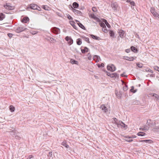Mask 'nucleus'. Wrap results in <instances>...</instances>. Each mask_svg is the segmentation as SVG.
<instances>
[{"label":"nucleus","instance_id":"obj_1","mask_svg":"<svg viewBox=\"0 0 159 159\" xmlns=\"http://www.w3.org/2000/svg\"><path fill=\"white\" fill-rule=\"evenodd\" d=\"M27 29L26 28L22 26H19L15 30V31L16 33H19Z\"/></svg>","mask_w":159,"mask_h":159},{"label":"nucleus","instance_id":"obj_2","mask_svg":"<svg viewBox=\"0 0 159 159\" xmlns=\"http://www.w3.org/2000/svg\"><path fill=\"white\" fill-rule=\"evenodd\" d=\"M51 31L56 34H58L60 32L59 29L56 27H53L51 29Z\"/></svg>","mask_w":159,"mask_h":159},{"label":"nucleus","instance_id":"obj_3","mask_svg":"<svg viewBox=\"0 0 159 159\" xmlns=\"http://www.w3.org/2000/svg\"><path fill=\"white\" fill-rule=\"evenodd\" d=\"M13 129H10V131L9 132L10 133V134L13 137H14L17 134H19V133L14 128H12Z\"/></svg>","mask_w":159,"mask_h":159},{"label":"nucleus","instance_id":"obj_4","mask_svg":"<svg viewBox=\"0 0 159 159\" xmlns=\"http://www.w3.org/2000/svg\"><path fill=\"white\" fill-rule=\"evenodd\" d=\"M107 68L108 70L112 72L115 71L116 69L115 66L113 64H111L110 66H107Z\"/></svg>","mask_w":159,"mask_h":159},{"label":"nucleus","instance_id":"obj_5","mask_svg":"<svg viewBox=\"0 0 159 159\" xmlns=\"http://www.w3.org/2000/svg\"><path fill=\"white\" fill-rule=\"evenodd\" d=\"M150 11L155 17H158L159 16L158 14L155 11V9L154 8L151 7V8Z\"/></svg>","mask_w":159,"mask_h":159},{"label":"nucleus","instance_id":"obj_6","mask_svg":"<svg viewBox=\"0 0 159 159\" xmlns=\"http://www.w3.org/2000/svg\"><path fill=\"white\" fill-rule=\"evenodd\" d=\"M37 5L35 4L31 3L27 7L28 10L32 9L33 10H36V8L37 7Z\"/></svg>","mask_w":159,"mask_h":159},{"label":"nucleus","instance_id":"obj_7","mask_svg":"<svg viewBox=\"0 0 159 159\" xmlns=\"http://www.w3.org/2000/svg\"><path fill=\"white\" fill-rule=\"evenodd\" d=\"M136 58V57H128L124 56L123 57V59L129 61H133Z\"/></svg>","mask_w":159,"mask_h":159},{"label":"nucleus","instance_id":"obj_8","mask_svg":"<svg viewBox=\"0 0 159 159\" xmlns=\"http://www.w3.org/2000/svg\"><path fill=\"white\" fill-rule=\"evenodd\" d=\"M107 75L108 76H110L111 78L116 77L118 76V75L116 73H112L110 72H107Z\"/></svg>","mask_w":159,"mask_h":159},{"label":"nucleus","instance_id":"obj_9","mask_svg":"<svg viewBox=\"0 0 159 159\" xmlns=\"http://www.w3.org/2000/svg\"><path fill=\"white\" fill-rule=\"evenodd\" d=\"M70 6L71 7V10L75 14L79 15H81L82 13L81 12L79 11H78L77 10L73 8L70 5Z\"/></svg>","mask_w":159,"mask_h":159},{"label":"nucleus","instance_id":"obj_10","mask_svg":"<svg viewBox=\"0 0 159 159\" xmlns=\"http://www.w3.org/2000/svg\"><path fill=\"white\" fill-rule=\"evenodd\" d=\"M21 21L23 23H27L29 20V19L28 17L25 16L21 20Z\"/></svg>","mask_w":159,"mask_h":159},{"label":"nucleus","instance_id":"obj_11","mask_svg":"<svg viewBox=\"0 0 159 159\" xmlns=\"http://www.w3.org/2000/svg\"><path fill=\"white\" fill-rule=\"evenodd\" d=\"M4 7L6 9L9 10H11L14 9V8L13 7L10 6L9 5H8L7 3L4 5Z\"/></svg>","mask_w":159,"mask_h":159},{"label":"nucleus","instance_id":"obj_12","mask_svg":"<svg viewBox=\"0 0 159 159\" xmlns=\"http://www.w3.org/2000/svg\"><path fill=\"white\" fill-rule=\"evenodd\" d=\"M111 6L112 9L114 10H116L118 5L116 2H114L112 3Z\"/></svg>","mask_w":159,"mask_h":159},{"label":"nucleus","instance_id":"obj_13","mask_svg":"<svg viewBox=\"0 0 159 159\" xmlns=\"http://www.w3.org/2000/svg\"><path fill=\"white\" fill-rule=\"evenodd\" d=\"M149 129V127L147 125H145L143 126L142 128H139V130L143 131H146Z\"/></svg>","mask_w":159,"mask_h":159},{"label":"nucleus","instance_id":"obj_14","mask_svg":"<svg viewBox=\"0 0 159 159\" xmlns=\"http://www.w3.org/2000/svg\"><path fill=\"white\" fill-rule=\"evenodd\" d=\"M93 59L96 62H99L101 60L100 57L98 55H95L93 57Z\"/></svg>","mask_w":159,"mask_h":159},{"label":"nucleus","instance_id":"obj_15","mask_svg":"<svg viewBox=\"0 0 159 159\" xmlns=\"http://www.w3.org/2000/svg\"><path fill=\"white\" fill-rule=\"evenodd\" d=\"M140 142H145L146 143H151L152 141L151 140H141L139 141Z\"/></svg>","mask_w":159,"mask_h":159},{"label":"nucleus","instance_id":"obj_16","mask_svg":"<svg viewBox=\"0 0 159 159\" xmlns=\"http://www.w3.org/2000/svg\"><path fill=\"white\" fill-rule=\"evenodd\" d=\"M100 108L102 110L103 112H106L107 111V108L104 105H101Z\"/></svg>","mask_w":159,"mask_h":159},{"label":"nucleus","instance_id":"obj_17","mask_svg":"<svg viewBox=\"0 0 159 159\" xmlns=\"http://www.w3.org/2000/svg\"><path fill=\"white\" fill-rule=\"evenodd\" d=\"M75 24V23L74 21H70V25H71L76 30L77 29V27Z\"/></svg>","mask_w":159,"mask_h":159},{"label":"nucleus","instance_id":"obj_18","mask_svg":"<svg viewBox=\"0 0 159 159\" xmlns=\"http://www.w3.org/2000/svg\"><path fill=\"white\" fill-rule=\"evenodd\" d=\"M119 34L120 37L123 38L125 34V32L123 30H121L119 31Z\"/></svg>","mask_w":159,"mask_h":159},{"label":"nucleus","instance_id":"obj_19","mask_svg":"<svg viewBox=\"0 0 159 159\" xmlns=\"http://www.w3.org/2000/svg\"><path fill=\"white\" fill-rule=\"evenodd\" d=\"M115 94L118 98H121V94L120 92H118L117 91H115Z\"/></svg>","mask_w":159,"mask_h":159},{"label":"nucleus","instance_id":"obj_20","mask_svg":"<svg viewBox=\"0 0 159 159\" xmlns=\"http://www.w3.org/2000/svg\"><path fill=\"white\" fill-rule=\"evenodd\" d=\"M42 8L45 10L49 11L50 9V8L47 5H43L42 6Z\"/></svg>","mask_w":159,"mask_h":159},{"label":"nucleus","instance_id":"obj_21","mask_svg":"<svg viewBox=\"0 0 159 159\" xmlns=\"http://www.w3.org/2000/svg\"><path fill=\"white\" fill-rule=\"evenodd\" d=\"M88 48H87L85 47L84 48V49H81V52L82 53H84L86 52H87L88 51Z\"/></svg>","mask_w":159,"mask_h":159},{"label":"nucleus","instance_id":"obj_22","mask_svg":"<svg viewBox=\"0 0 159 159\" xmlns=\"http://www.w3.org/2000/svg\"><path fill=\"white\" fill-rule=\"evenodd\" d=\"M70 63H71L72 64H75L77 65L78 64V62L77 61L73 60L72 59L70 60Z\"/></svg>","mask_w":159,"mask_h":159},{"label":"nucleus","instance_id":"obj_23","mask_svg":"<svg viewBox=\"0 0 159 159\" xmlns=\"http://www.w3.org/2000/svg\"><path fill=\"white\" fill-rule=\"evenodd\" d=\"M79 6V4L76 2H74L73 3L72 7L74 8H78Z\"/></svg>","mask_w":159,"mask_h":159},{"label":"nucleus","instance_id":"obj_24","mask_svg":"<svg viewBox=\"0 0 159 159\" xmlns=\"http://www.w3.org/2000/svg\"><path fill=\"white\" fill-rule=\"evenodd\" d=\"M132 51L134 52H137V49L134 46H131L130 48Z\"/></svg>","mask_w":159,"mask_h":159},{"label":"nucleus","instance_id":"obj_25","mask_svg":"<svg viewBox=\"0 0 159 159\" xmlns=\"http://www.w3.org/2000/svg\"><path fill=\"white\" fill-rule=\"evenodd\" d=\"M5 18V15L2 13L0 14V20H2Z\"/></svg>","mask_w":159,"mask_h":159},{"label":"nucleus","instance_id":"obj_26","mask_svg":"<svg viewBox=\"0 0 159 159\" xmlns=\"http://www.w3.org/2000/svg\"><path fill=\"white\" fill-rule=\"evenodd\" d=\"M103 21L105 23V24L107 26L108 28H110L111 27L110 25L108 23V22H107V21L105 19H104L103 20Z\"/></svg>","mask_w":159,"mask_h":159},{"label":"nucleus","instance_id":"obj_27","mask_svg":"<svg viewBox=\"0 0 159 159\" xmlns=\"http://www.w3.org/2000/svg\"><path fill=\"white\" fill-rule=\"evenodd\" d=\"M119 125H120L121 127L122 128H126L127 127V126L125 125V124L122 122H121Z\"/></svg>","mask_w":159,"mask_h":159},{"label":"nucleus","instance_id":"obj_28","mask_svg":"<svg viewBox=\"0 0 159 159\" xmlns=\"http://www.w3.org/2000/svg\"><path fill=\"white\" fill-rule=\"evenodd\" d=\"M137 135L139 136H143L145 135V133L143 132H139L137 133Z\"/></svg>","mask_w":159,"mask_h":159},{"label":"nucleus","instance_id":"obj_29","mask_svg":"<svg viewBox=\"0 0 159 159\" xmlns=\"http://www.w3.org/2000/svg\"><path fill=\"white\" fill-rule=\"evenodd\" d=\"M48 38H50V43H55L56 42V40L53 39V38L51 37H48Z\"/></svg>","mask_w":159,"mask_h":159},{"label":"nucleus","instance_id":"obj_30","mask_svg":"<svg viewBox=\"0 0 159 159\" xmlns=\"http://www.w3.org/2000/svg\"><path fill=\"white\" fill-rule=\"evenodd\" d=\"M109 33L110 36L114 37L115 36L114 33L113 31L109 30Z\"/></svg>","mask_w":159,"mask_h":159},{"label":"nucleus","instance_id":"obj_31","mask_svg":"<svg viewBox=\"0 0 159 159\" xmlns=\"http://www.w3.org/2000/svg\"><path fill=\"white\" fill-rule=\"evenodd\" d=\"M10 110L11 112H13L15 111V107L12 105H11L9 107Z\"/></svg>","mask_w":159,"mask_h":159},{"label":"nucleus","instance_id":"obj_32","mask_svg":"<svg viewBox=\"0 0 159 159\" xmlns=\"http://www.w3.org/2000/svg\"><path fill=\"white\" fill-rule=\"evenodd\" d=\"M91 37L94 39H96V40H98L99 39V37H97L96 36L92 34L91 35Z\"/></svg>","mask_w":159,"mask_h":159},{"label":"nucleus","instance_id":"obj_33","mask_svg":"<svg viewBox=\"0 0 159 159\" xmlns=\"http://www.w3.org/2000/svg\"><path fill=\"white\" fill-rule=\"evenodd\" d=\"M77 24L80 27L83 29H85V28L84 26L81 23L79 22L78 23H77Z\"/></svg>","mask_w":159,"mask_h":159},{"label":"nucleus","instance_id":"obj_34","mask_svg":"<svg viewBox=\"0 0 159 159\" xmlns=\"http://www.w3.org/2000/svg\"><path fill=\"white\" fill-rule=\"evenodd\" d=\"M19 133L17 134L14 137L17 139L20 140L21 138V137L19 135Z\"/></svg>","mask_w":159,"mask_h":159},{"label":"nucleus","instance_id":"obj_35","mask_svg":"<svg viewBox=\"0 0 159 159\" xmlns=\"http://www.w3.org/2000/svg\"><path fill=\"white\" fill-rule=\"evenodd\" d=\"M77 43L78 45H80L82 43L81 40L80 39H78L77 40Z\"/></svg>","mask_w":159,"mask_h":159},{"label":"nucleus","instance_id":"obj_36","mask_svg":"<svg viewBox=\"0 0 159 159\" xmlns=\"http://www.w3.org/2000/svg\"><path fill=\"white\" fill-rule=\"evenodd\" d=\"M124 137L125 138L131 139L136 138V136L135 135H132L131 136L129 137L128 136H125Z\"/></svg>","mask_w":159,"mask_h":159},{"label":"nucleus","instance_id":"obj_37","mask_svg":"<svg viewBox=\"0 0 159 159\" xmlns=\"http://www.w3.org/2000/svg\"><path fill=\"white\" fill-rule=\"evenodd\" d=\"M99 25L101 27H102V28L104 27H106V26L105 24L102 22L100 23Z\"/></svg>","mask_w":159,"mask_h":159},{"label":"nucleus","instance_id":"obj_38","mask_svg":"<svg viewBox=\"0 0 159 159\" xmlns=\"http://www.w3.org/2000/svg\"><path fill=\"white\" fill-rule=\"evenodd\" d=\"M152 96L156 98L157 100H159V96L158 95L156 94H153Z\"/></svg>","mask_w":159,"mask_h":159},{"label":"nucleus","instance_id":"obj_39","mask_svg":"<svg viewBox=\"0 0 159 159\" xmlns=\"http://www.w3.org/2000/svg\"><path fill=\"white\" fill-rule=\"evenodd\" d=\"M87 56L88 59L89 60H91L92 58V56H91V54L90 53H88V54Z\"/></svg>","mask_w":159,"mask_h":159},{"label":"nucleus","instance_id":"obj_40","mask_svg":"<svg viewBox=\"0 0 159 159\" xmlns=\"http://www.w3.org/2000/svg\"><path fill=\"white\" fill-rule=\"evenodd\" d=\"M102 31H103L104 33H107V30L106 28V27L103 28L102 29Z\"/></svg>","mask_w":159,"mask_h":159},{"label":"nucleus","instance_id":"obj_41","mask_svg":"<svg viewBox=\"0 0 159 159\" xmlns=\"http://www.w3.org/2000/svg\"><path fill=\"white\" fill-rule=\"evenodd\" d=\"M62 145H63V146L66 147V148H68L69 147V145H68L65 142H63L62 143Z\"/></svg>","mask_w":159,"mask_h":159},{"label":"nucleus","instance_id":"obj_42","mask_svg":"<svg viewBox=\"0 0 159 159\" xmlns=\"http://www.w3.org/2000/svg\"><path fill=\"white\" fill-rule=\"evenodd\" d=\"M65 39L66 41H68V43L69 44L70 43V41L68 42L69 40H70V37L69 36H66L65 38Z\"/></svg>","mask_w":159,"mask_h":159},{"label":"nucleus","instance_id":"obj_43","mask_svg":"<svg viewBox=\"0 0 159 159\" xmlns=\"http://www.w3.org/2000/svg\"><path fill=\"white\" fill-rule=\"evenodd\" d=\"M123 89L125 91H126L128 89L127 86L126 85H125L123 87Z\"/></svg>","mask_w":159,"mask_h":159},{"label":"nucleus","instance_id":"obj_44","mask_svg":"<svg viewBox=\"0 0 159 159\" xmlns=\"http://www.w3.org/2000/svg\"><path fill=\"white\" fill-rule=\"evenodd\" d=\"M13 34L11 33H8L7 34V35L9 37L10 39L11 38L12 36H13Z\"/></svg>","mask_w":159,"mask_h":159},{"label":"nucleus","instance_id":"obj_45","mask_svg":"<svg viewBox=\"0 0 159 159\" xmlns=\"http://www.w3.org/2000/svg\"><path fill=\"white\" fill-rule=\"evenodd\" d=\"M154 130L157 131H159V126H157L154 129Z\"/></svg>","mask_w":159,"mask_h":159},{"label":"nucleus","instance_id":"obj_46","mask_svg":"<svg viewBox=\"0 0 159 159\" xmlns=\"http://www.w3.org/2000/svg\"><path fill=\"white\" fill-rule=\"evenodd\" d=\"M48 157H52V152H49L48 155Z\"/></svg>","mask_w":159,"mask_h":159},{"label":"nucleus","instance_id":"obj_47","mask_svg":"<svg viewBox=\"0 0 159 159\" xmlns=\"http://www.w3.org/2000/svg\"><path fill=\"white\" fill-rule=\"evenodd\" d=\"M85 40L89 43H90L89 41V39L88 38H85L84 39Z\"/></svg>","mask_w":159,"mask_h":159},{"label":"nucleus","instance_id":"obj_48","mask_svg":"<svg viewBox=\"0 0 159 159\" xmlns=\"http://www.w3.org/2000/svg\"><path fill=\"white\" fill-rule=\"evenodd\" d=\"M137 65L138 67L140 68H142L143 67L142 64H141L139 63H137Z\"/></svg>","mask_w":159,"mask_h":159},{"label":"nucleus","instance_id":"obj_49","mask_svg":"<svg viewBox=\"0 0 159 159\" xmlns=\"http://www.w3.org/2000/svg\"><path fill=\"white\" fill-rule=\"evenodd\" d=\"M127 139H125V141L127 142H132L133 140V139H129L128 138H127Z\"/></svg>","mask_w":159,"mask_h":159},{"label":"nucleus","instance_id":"obj_50","mask_svg":"<svg viewBox=\"0 0 159 159\" xmlns=\"http://www.w3.org/2000/svg\"><path fill=\"white\" fill-rule=\"evenodd\" d=\"M36 10H38V11H40L41 10V8L38 6H37V7H36Z\"/></svg>","mask_w":159,"mask_h":159},{"label":"nucleus","instance_id":"obj_51","mask_svg":"<svg viewBox=\"0 0 159 159\" xmlns=\"http://www.w3.org/2000/svg\"><path fill=\"white\" fill-rule=\"evenodd\" d=\"M130 5H131V7H132V6H134L135 5V3L134 1H132L131 2H130Z\"/></svg>","mask_w":159,"mask_h":159},{"label":"nucleus","instance_id":"obj_52","mask_svg":"<svg viewBox=\"0 0 159 159\" xmlns=\"http://www.w3.org/2000/svg\"><path fill=\"white\" fill-rule=\"evenodd\" d=\"M92 9L93 11L94 12H96L97 11L96 8L95 7H92Z\"/></svg>","mask_w":159,"mask_h":159},{"label":"nucleus","instance_id":"obj_53","mask_svg":"<svg viewBox=\"0 0 159 159\" xmlns=\"http://www.w3.org/2000/svg\"><path fill=\"white\" fill-rule=\"evenodd\" d=\"M154 69L156 70H157L159 72V67H158L156 66L155 67Z\"/></svg>","mask_w":159,"mask_h":159},{"label":"nucleus","instance_id":"obj_54","mask_svg":"<svg viewBox=\"0 0 159 159\" xmlns=\"http://www.w3.org/2000/svg\"><path fill=\"white\" fill-rule=\"evenodd\" d=\"M130 51V49H127L125 50V52L127 53H129Z\"/></svg>","mask_w":159,"mask_h":159},{"label":"nucleus","instance_id":"obj_55","mask_svg":"<svg viewBox=\"0 0 159 159\" xmlns=\"http://www.w3.org/2000/svg\"><path fill=\"white\" fill-rule=\"evenodd\" d=\"M33 157V156L32 155H30L27 158V159H30Z\"/></svg>","mask_w":159,"mask_h":159},{"label":"nucleus","instance_id":"obj_56","mask_svg":"<svg viewBox=\"0 0 159 159\" xmlns=\"http://www.w3.org/2000/svg\"><path fill=\"white\" fill-rule=\"evenodd\" d=\"M73 41L72 39L70 38V45L73 43Z\"/></svg>","mask_w":159,"mask_h":159},{"label":"nucleus","instance_id":"obj_57","mask_svg":"<svg viewBox=\"0 0 159 159\" xmlns=\"http://www.w3.org/2000/svg\"><path fill=\"white\" fill-rule=\"evenodd\" d=\"M131 0H127L126 2H127L130 3L131 2Z\"/></svg>","mask_w":159,"mask_h":159},{"label":"nucleus","instance_id":"obj_58","mask_svg":"<svg viewBox=\"0 0 159 159\" xmlns=\"http://www.w3.org/2000/svg\"><path fill=\"white\" fill-rule=\"evenodd\" d=\"M46 39L48 41H50V38H49L48 37V38Z\"/></svg>","mask_w":159,"mask_h":159},{"label":"nucleus","instance_id":"obj_59","mask_svg":"<svg viewBox=\"0 0 159 159\" xmlns=\"http://www.w3.org/2000/svg\"><path fill=\"white\" fill-rule=\"evenodd\" d=\"M67 18L70 20V15L69 14H68L67 15Z\"/></svg>","mask_w":159,"mask_h":159},{"label":"nucleus","instance_id":"obj_60","mask_svg":"<svg viewBox=\"0 0 159 159\" xmlns=\"http://www.w3.org/2000/svg\"><path fill=\"white\" fill-rule=\"evenodd\" d=\"M121 76L122 77H124V76H126V77L127 76L126 75H124L123 74H121Z\"/></svg>","mask_w":159,"mask_h":159},{"label":"nucleus","instance_id":"obj_61","mask_svg":"<svg viewBox=\"0 0 159 159\" xmlns=\"http://www.w3.org/2000/svg\"><path fill=\"white\" fill-rule=\"evenodd\" d=\"M73 20V18L71 16H70V20Z\"/></svg>","mask_w":159,"mask_h":159},{"label":"nucleus","instance_id":"obj_62","mask_svg":"<svg viewBox=\"0 0 159 159\" xmlns=\"http://www.w3.org/2000/svg\"><path fill=\"white\" fill-rule=\"evenodd\" d=\"M104 65V64H103V63H102L101 64V66H103Z\"/></svg>","mask_w":159,"mask_h":159},{"label":"nucleus","instance_id":"obj_63","mask_svg":"<svg viewBox=\"0 0 159 159\" xmlns=\"http://www.w3.org/2000/svg\"><path fill=\"white\" fill-rule=\"evenodd\" d=\"M36 33H34V32H33L32 33V34H36Z\"/></svg>","mask_w":159,"mask_h":159},{"label":"nucleus","instance_id":"obj_64","mask_svg":"<svg viewBox=\"0 0 159 159\" xmlns=\"http://www.w3.org/2000/svg\"><path fill=\"white\" fill-rule=\"evenodd\" d=\"M150 72H151V73H152V70H151V71H150Z\"/></svg>","mask_w":159,"mask_h":159}]
</instances>
